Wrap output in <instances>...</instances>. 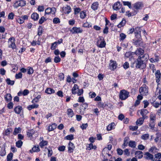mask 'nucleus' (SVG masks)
<instances>
[{
  "mask_svg": "<svg viewBox=\"0 0 161 161\" xmlns=\"http://www.w3.org/2000/svg\"><path fill=\"white\" fill-rule=\"evenodd\" d=\"M22 144L23 142L21 140H19L16 142V146L18 148L21 147Z\"/></svg>",
  "mask_w": 161,
  "mask_h": 161,
  "instance_id": "4c0bfd02",
  "label": "nucleus"
},
{
  "mask_svg": "<svg viewBox=\"0 0 161 161\" xmlns=\"http://www.w3.org/2000/svg\"><path fill=\"white\" fill-rule=\"evenodd\" d=\"M139 92L142 95H146L148 92V87L146 85H143L139 89Z\"/></svg>",
  "mask_w": 161,
  "mask_h": 161,
  "instance_id": "39448f33",
  "label": "nucleus"
},
{
  "mask_svg": "<svg viewBox=\"0 0 161 161\" xmlns=\"http://www.w3.org/2000/svg\"><path fill=\"white\" fill-rule=\"evenodd\" d=\"M140 41L138 40H133V43L136 47L139 46Z\"/></svg>",
  "mask_w": 161,
  "mask_h": 161,
  "instance_id": "13d9d810",
  "label": "nucleus"
},
{
  "mask_svg": "<svg viewBox=\"0 0 161 161\" xmlns=\"http://www.w3.org/2000/svg\"><path fill=\"white\" fill-rule=\"evenodd\" d=\"M144 53V50L141 48L137 49L135 52V54L139 56L142 55Z\"/></svg>",
  "mask_w": 161,
  "mask_h": 161,
  "instance_id": "f3484780",
  "label": "nucleus"
},
{
  "mask_svg": "<svg viewBox=\"0 0 161 161\" xmlns=\"http://www.w3.org/2000/svg\"><path fill=\"white\" fill-rule=\"evenodd\" d=\"M78 89V86L77 84H75L74 86L73 87L72 89V94H75L76 93L75 91L76 90Z\"/></svg>",
  "mask_w": 161,
  "mask_h": 161,
  "instance_id": "2f4dec72",
  "label": "nucleus"
},
{
  "mask_svg": "<svg viewBox=\"0 0 161 161\" xmlns=\"http://www.w3.org/2000/svg\"><path fill=\"white\" fill-rule=\"evenodd\" d=\"M7 83L8 85H13L14 83V81L11 80L10 79L7 78L6 80Z\"/></svg>",
  "mask_w": 161,
  "mask_h": 161,
  "instance_id": "e433bc0d",
  "label": "nucleus"
},
{
  "mask_svg": "<svg viewBox=\"0 0 161 161\" xmlns=\"http://www.w3.org/2000/svg\"><path fill=\"white\" fill-rule=\"evenodd\" d=\"M121 5L120 3L119 2H117L114 3L113 6V8L114 10H118L121 8Z\"/></svg>",
  "mask_w": 161,
  "mask_h": 161,
  "instance_id": "ddd939ff",
  "label": "nucleus"
},
{
  "mask_svg": "<svg viewBox=\"0 0 161 161\" xmlns=\"http://www.w3.org/2000/svg\"><path fill=\"white\" fill-rule=\"evenodd\" d=\"M8 43L9 44L8 47L14 49L16 48V46L15 44V39L13 37L10 38L8 40Z\"/></svg>",
  "mask_w": 161,
  "mask_h": 161,
  "instance_id": "20e7f679",
  "label": "nucleus"
},
{
  "mask_svg": "<svg viewBox=\"0 0 161 161\" xmlns=\"http://www.w3.org/2000/svg\"><path fill=\"white\" fill-rule=\"evenodd\" d=\"M72 34L81 33L83 32V30L80 27H74L70 31Z\"/></svg>",
  "mask_w": 161,
  "mask_h": 161,
  "instance_id": "0eeeda50",
  "label": "nucleus"
},
{
  "mask_svg": "<svg viewBox=\"0 0 161 161\" xmlns=\"http://www.w3.org/2000/svg\"><path fill=\"white\" fill-rule=\"evenodd\" d=\"M114 125V123H112L110 124L107 127V130H111L113 128V126Z\"/></svg>",
  "mask_w": 161,
  "mask_h": 161,
  "instance_id": "3c124183",
  "label": "nucleus"
},
{
  "mask_svg": "<svg viewBox=\"0 0 161 161\" xmlns=\"http://www.w3.org/2000/svg\"><path fill=\"white\" fill-rule=\"evenodd\" d=\"M64 139L69 140H72L74 139V135L72 134L67 135L64 137Z\"/></svg>",
  "mask_w": 161,
  "mask_h": 161,
  "instance_id": "72a5a7b5",
  "label": "nucleus"
},
{
  "mask_svg": "<svg viewBox=\"0 0 161 161\" xmlns=\"http://www.w3.org/2000/svg\"><path fill=\"white\" fill-rule=\"evenodd\" d=\"M4 98L5 100L7 102H8L11 101L12 99V97L10 94L8 93L4 96Z\"/></svg>",
  "mask_w": 161,
  "mask_h": 161,
  "instance_id": "412c9836",
  "label": "nucleus"
},
{
  "mask_svg": "<svg viewBox=\"0 0 161 161\" xmlns=\"http://www.w3.org/2000/svg\"><path fill=\"white\" fill-rule=\"evenodd\" d=\"M134 33L135 34L141 33V29L140 27H136L134 29Z\"/></svg>",
  "mask_w": 161,
  "mask_h": 161,
  "instance_id": "ea45409f",
  "label": "nucleus"
},
{
  "mask_svg": "<svg viewBox=\"0 0 161 161\" xmlns=\"http://www.w3.org/2000/svg\"><path fill=\"white\" fill-rule=\"evenodd\" d=\"M67 114L69 117H72L74 115V113L71 109L69 108L67 109Z\"/></svg>",
  "mask_w": 161,
  "mask_h": 161,
  "instance_id": "bb28decb",
  "label": "nucleus"
},
{
  "mask_svg": "<svg viewBox=\"0 0 161 161\" xmlns=\"http://www.w3.org/2000/svg\"><path fill=\"white\" fill-rule=\"evenodd\" d=\"M14 14L12 12H11L8 15V19H14Z\"/></svg>",
  "mask_w": 161,
  "mask_h": 161,
  "instance_id": "603ef678",
  "label": "nucleus"
},
{
  "mask_svg": "<svg viewBox=\"0 0 161 161\" xmlns=\"http://www.w3.org/2000/svg\"><path fill=\"white\" fill-rule=\"evenodd\" d=\"M135 154L136 155V157H137L138 158H142L143 156V153L141 151L136 152Z\"/></svg>",
  "mask_w": 161,
  "mask_h": 161,
  "instance_id": "4be33fe9",
  "label": "nucleus"
},
{
  "mask_svg": "<svg viewBox=\"0 0 161 161\" xmlns=\"http://www.w3.org/2000/svg\"><path fill=\"white\" fill-rule=\"evenodd\" d=\"M88 126V124L87 123H86L85 124H82L80 126V127L82 130L86 129V128Z\"/></svg>",
  "mask_w": 161,
  "mask_h": 161,
  "instance_id": "680f3d73",
  "label": "nucleus"
},
{
  "mask_svg": "<svg viewBox=\"0 0 161 161\" xmlns=\"http://www.w3.org/2000/svg\"><path fill=\"white\" fill-rule=\"evenodd\" d=\"M13 154L12 153H9L7 156V160L8 161H11L13 158Z\"/></svg>",
  "mask_w": 161,
  "mask_h": 161,
  "instance_id": "c03bdc74",
  "label": "nucleus"
},
{
  "mask_svg": "<svg viewBox=\"0 0 161 161\" xmlns=\"http://www.w3.org/2000/svg\"><path fill=\"white\" fill-rule=\"evenodd\" d=\"M56 11V10L55 8H48L45 10V15L49 14H55Z\"/></svg>",
  "mask_w": 161,
  "mask_h": 161,
  "instance_id": "6e6552de",
  "label": "nucleus"
},
{
  "mask_svg": "<svg viewBox=\"0 0 161 161\" xmlns=\"http://www.w3.org/2000/svg\"><path fill=\"white\" fill-rule=\"evenodd\" d=\"M130 93L125 89H123L120 91L119 97L121 100H124L127 99L130 97Z\"/></svg>",
  "mask_w": 161,
  "mask_h": 161,
  "instance_id": "f03ea898",
  "label": "nucleus"
},
{
  "mask_svg": "<svg viewBox=\"0 0 161 161\" xmlns=\"http://www.w3.org/2000/svg\"><path fill=\"white\" fill-rule=\"evenodd\" d=\"M143 6V4L141 2H137L134 4V7L135 9H140Z\"/></svg>",
  "mask_w": 161,
  "mask_h": 161,
  "instance_id": "dca6fc26",
  "label": "nucleus"
},
{
  "mask_svg": "<svg viewBox=\"0 0 161 161\" xmlns=\"http://www.w3.org/2000/svg\"><path fill=\"white\" fill-rule=\"evenodd\" d=\"M148 111L146 109H142L140 111V113L142 117L144 118H146L147 117L146 116L147 113H148Z\"/></svg>",
  "mask_w": 161,
  "mask_h": 161,
  "instance_id": "2eb2a0df",
  "label": "nucleus"
},
{
  "mask_svg": "<svg viewBox=\"0 0 161 161\" xmlns=\"http://www.w3.org/2000/svg\"><path fill=\"white\" fill-rule=\"evenodd\" d=\"M156 120V114L154 113L151 112L150 113V123L149 125L152 129L154 128Z\"/></svg>",
  "mask_w": 161,
  "mask_h": 161,
  "instance_id": "7ed1b4c3",
  "label": "nucleus"
},
{
  "mask_svg": "<svg viewBox=\"0 0 161 161\" xmlns=\"http://www.w3.org/2000/svg\"><path fill=\"white\" fill-rule=\"evenodd\" d=\"M48 142L46 141H41L39 144V146L41 148H43L44 146H46L47 145Z\"/></svg>",
  "mask_w": 161,
  "mask_h": 161,
  "instance_id": "c85d7f7f",
  "label": "nucleus"
},
{
  "mask_svg": "<svg viewBox=\"0 0 161 161\" xmlns=\"http://www.w3.org/2000/svg\"><path fill=\"white\" fill-rule=\"evenodd\" d=\"M17 21L19 24H22L24 22V20L21 17H20L19 19L17 20Z\"/></svg>",
  "mask_w": 161,
  "mask_h": 161,
  "instance_id": "e2e57ef3",
  "label": "nucleus"
},
{
  "mask_svg": "<svg viewBox=\"0 0 161 161\" xmlns=\"http://www.w3.org/2000/svg\"><path fill=\"white\" fill-rule=\"evenodd\" d=\"M26 4V2L24 0H20L16 1L14 3L13 6L15 8H17L19 7H23Z\"/></svg>",
  "mask_w": 161,
  "mask_h": 161,
  "instance_id": "423d86ee",
  "label": "nucleus"
},
{
  "mask_svg": "<svg viewBox=\"0 0 161 161\" xmlns=\"http://www.w3.org/2000/svg\"><path fill=\"white\" fill-rule=\"evenodd\" d=\"M129 146L131 147H135L136 146L135 142L132 141H130L129 143Z\"/></svg>",
  "mask_w": 161,
  "mask_h": 161,
  "instance_id": "c9c22d12",
  "label": "nucleus"
},
{
  "mask_svg": "<svg viewBox=\"0 0 161 161\" xmlns=\"http://www.w3.org/2000/svg\"><path fill=\"white\" fill-rule=\"evenodd\" d=\"M126 24V20L124 19L118 25L117 27L119 28H121L122 27L124 26Z\"/></svg>",
  "mask_w": 161,
  "mask_h": 161,
  "instance_id": "c756f323",
  "label": "nucleus"
},
{
  "mask_svg": "<svg viewBox=\"0 0 161 161\" xmlns=\"http://www.w3.org/2000/svg\"><path fill=\"white\" fill-rule=\"evenodd\" d=\"M58 44L56 42H54L51 44V50H54L57 47Z\"/></svg>",
  "mask_w": 161,
  "mask_h": 161,
  "instance_id": "a19ab883",
  "label": "nucleus"
},
{
  "mask_svg": "<svg viewBox=\"0 0 161 161\" xmlns=\"http://www.w3.org/2000/svg\"><path fill=\"white\" fill-rule=\"evenodd\" d=\"M11 129L10 128L7 129L5 131V135L6 136L9 135L11 131Z\"/></svg>",
  "mask_w": 161,
  "mask_h": 161,
  "instance_id": "69168bd1",
  "label": "nucleus"
},
{
  "mask_svg": "<svg viewBox=\"0 0 161 161\" xmlns=\"http://www.w3.org/2000/svg\"><path fill=\"white\" fill-rule=\"evenodd\" d=\"M38 105L33 104L31 105H29L28 107V108L29 110H31L32 108H36L38 107Z\"/></svg>",
  "mask_w": 161,
  "mask_h": 161,
  "instance_id": "f704fd0d",
  "label": "nucleus"
},
{
  "mask_svg": "<svg viewBox=\"0 0 161 161\" xmlns=\"http://www.w3.org/2000/svg\"><path fill=\"white\" fill-rule=\"evenodd\" d=\"M56 125L55 124H53L50 125L48 127V131H53L56 128Z\"/></svg>",
  "mask_w": 161,
  "mask_h": 161,
  "instance_id": "473e14b6",
  "label": "nucleus"
},
{
  "mask_svg": "<svg viewBox=\"0 0 161 161\" xmlns=\"http://www.w3.org/2000/svg\"><path fill=\"white\" fill-rule=\"evenodd\" d=\"M145 119V118H144L143 117L142 118H140L136 121V125H142Z\"/></svg>",
  "mask_w": 161,
  "mask_h": 161,
  "instance_id": "6ab92c4d",
  "label": "nucleus"
},
{
  "mask_svg": "<svg viewBox=\"0 0 161 161\" xmlns=\"http://www.w3.org/2000/svg\"><path fill=\"white\" fill-rule=\"evenodd\" d=\"M54 92L55 91L53 89L50 88H47L45 90V92L48 94H51L52 93H54Z\"/></svg>",
  "mask_w": 161,
  "mask_h": 161,
  "instance_id": "b1692460",
  "label": "nucleus"
},
{
  "mask_svg": "<svg viewBox=\"0 0 161 161\" xmlns=\"http://www.w3.org/2000/svg\"><path fill=\"white\" fill-rule=\"evenodd\" d=\"M136 65V67L137 68L143 69L146 66L145 62H144L141 59L140 56H139L137 58L136 61L135 62Z\"/></svg>",
  "mask_w": 161,
  "mask_h": 161,
  "instance_id": "f257e3e1",
  "label": "nucleus"
},
{
  "mask_svg": "<svg viewBox=\"0 0 161 161\" xmlns=\"http://www.w3.org/2000/svg\"><path fill=\"white\" fill-rule=\"evenodd\" d=\"M53 21L54 24H58L60 22V20L58 18H54Z\"/></svg>",
  "mask_w": 161,
  "mask_h": 161,
  "instance_id": "bf43d9fd",
  "label": "nucleus"
},
{
  "mask_svg": "<svg viewBox=\"0 0 161 161\" xmlns=\"http://www.w3.org/2000/svg\"><path fill=\"white\" fill-rule=\"evenodd\" d=\"M156 81L158 83L160 82L161 79V73L159 70H157L155 73Z\"/></svg>",
  "mask_w": 161,
  "mask_h": 161,
  "instance_id": "9b49d317",
  "label": "nucleus"
},
{
  "mask_svg": "<svg viewBox=\"0 0 161 161\" xmlns=\"http://www.w3.org/2000/svg\"><path fill=\"white\" fill-rule=\"evenodd\" d=\"M126 35L124 33H121L120 34V40H124L126 37Z\"/></svg>",
  "mask_w": 161,
  "mask_h": 161,
  "instance_id": "8fccbe9b",
  "label": "nucleus"
},
{
  "mask_svg": "<svg viewBox=\"0 0 161 161\" xmlns=\"http://www.w3.org/2000/svg\"><path fill=\"white\" fill-rule=\"evenodd\" d=\"M84 27L89 28L92 27V25L91 23H89L87 22L84 23L82 25Z\"/></svg>",
  "mask_w": 161,
  "mask_h": 161,
  "instance_id": "49530a36",
  "label": "nucleus"
},
{
  "mask_svg": "<svg viewBox=\"0 0 161 161\" xmlns=\"http://www.w3.org/2000/svg\"><path fill=\"white\" fill-rule=\"evenodd\" d=\"M14 111L18 114H19L23 112L22 108L20 106H18L15 107L14 109Z\"/></svg>",
  "mask_w": 161,
  "mask_h": 161,
  "instance_id": "f8f14e48",
  "label": "nucleus"
},
{
  "mask_svg": "<svg viewBox=\"0 0 161 161\" xmlns=\"http://www.w3.org/2000/svg\"><path fill=\"white\" fill-rule=\"evenodd\" d=\"M145 155L146 156L145 158L147 159H151L153 161H154V159H153V155L150 153L148 152H146Z\"/></svg>",
  "mask_w": 161,
  "mask_h": 161,
  "instance_id": "4468645a",
  "label": "nucleus"
},
{
  "mask_svg": "<svg viewBox=\"0 0 161 161\" xmlns=\"http://www.w3.org/2000/svg\"><path fill=\"white\" fill-rule=\"evenodd\" d=\"M65 147L64 146H62L59 147L58 149L60 151H64L65 150Z\"/></svg>",
  "mask_w": 161,
  "mask_h": 161,
  "instance_id": "0e129e2a",
  "label": "nucleus"
},
{
  "mask_svg": "<svg viewBox=\"0 0 161 161\" xmlns=\"http://www.w3.org/2000/svg\"><path fill=\"white\" fill-rule=\"evenodd\" d=\"M61 58L58 56L55 57L54 59V61L56 63H58L60 61Z\"/></svg>",
  "mask_w": 161,
  "mask_h": 161,
  "instance_id": "09e8293b",
  "label": "nucleus"
},
{
  "mask_svg": "<svg viewBox=\"0 0 161 161\" xmlns=\"http://www.w3.org/2000/svg\"><path fill=\"white\" fill-rule=\"evenodd\" d=\"M99 4L97 2L93 3L92 5L91 8L94 10H97L99 7Z\"/></svg>",
  "mask_w": 161,
  "mask_h": 161,
  "instance_id": "a211bd4d",
  "label": "nucleus"
},
{
  "mask_svg": "<svg viewBox=\"0 0 161 161\" xmlns=\"http://www.w3.org/2000/svg\"><path fill=\"white\" fill-rule=\"evenodd\" d=\"M141 59L144 62L146 61L149 59V55L147 54H145L142 57H141Z\"/></svg>",
  "mask_w": 161,
  "mask_h": 161,
  "instance_id": "cd10ccee",
  "label": "nucleus"
},
{
  "mask_svg": "<svg viewBox=\"0 0 161 161\" xmlns=\"http://www.w3.org/2000/svg\"><path fill=\"white\" fill-rule=\"evenodd\" d=\"M75 148L74 144L69 142L68 144V152L69 153H73Z\"/></svg>",
  "mask_w": 161,
  "mask_h": 161,
  "instance_id": "1a4fd4ad",
  "label": "nucleus"
},
{
  "mask_svg": "<svg viewBox=\"0 0 161 161\" xmlns=\"http://www.w3.org/2000/svg\"><path fill=\"white\" fill-rule=\"evenodd\" d=\"M106 43L105 41H102L101 42L100 44L98 46L99 47H104L106 45Z\"/></svg>",
  "mask_w": 161,
  "mask_h": 161,
  "instance_id": "4d7b16f0",
  "label": "nucleus"
},
{
  "mask_svg": "<svg viewBox=\"0 0 161 161\" xmlns=\"http://www.w3.org/2000/svg\"><path fill=\"white\" fill-rule=\"evenodd\" d=\"M22 74L21 72H19L18 74H16L15 75V78L16 79L21 78L22 77Z\"/></svg>",
  "mask_w": 161,
  "mask_h": 161,
  "instance_id": "864d4df0",
  "label": "nucleus"
},
{
  "mask_svg": "<svg viewBox=\"0 0 161 161\" xmlns=\"http://www.w3.org/2000/svg\"><path fill=\"white\" fill-rule=\"evenodd\" d=\"M135 34V37L137 39L136 40H138L140 41L141 40V33L139 34Z\"/></svg>",
  "mask_w": 161,
  "mask_h": 161,
  "instance_id": "5fc2aeb1",
  "label": "nucleus"
},
{
  "mask_svg": "<svg viewBox=\"0 0 161 161\" xmlns=\"http://www.w3.org/2000/svg\"><path fill=\"white\" fill-rule=\"evenodd\" d=\"M110 69L112 70H114L117 67L116 62L115 61H113L112 60H110Z\"/></svg>",
  "mask_w": 161,
  "mask_h": 161,
  "instance_id": "9d476101",
  "label": "nucleus"
},
{
  "mask_svg": "<svg viewBox=\"0 0 161 161\" xmlns=\"http://www.w3.org/2000/svg\"><path fill=\"white\" fill-rule=\"evenodd\" d=\"M123 3L124 5L127 6L130 8H131V3L130 2L128 1H123Z\"/></svg>",
  "mask_w": 161,
  "mask_h": 161,
  "instance_id": "a18cd8bd",
  "label": "nucleus"
},
{
  "mask_svg": "<svg viewBox=\"0 0 161 161\" xmlns=\"http://www.w3.org/2000/svg\"><path fill=\"white\" fill-rule=\"evenodd\" d=\"M64 13L67 14H69L71 10V7L69 6H67L66 7H65L64 8Z\"/></svg>",
  "mask_w": 161,
  "mask_h": 161,
  "instance_id": "a878e982",
  "label": "nucleus"
},
{
  "mask_svg": "<svg viewBox=\"0 0 161 161\" xmlns=\"http://www.w3.org/2000/svg\"><path fill=\"white\" fill-rule=\"evenodd\" d=\"M86 147V150H90L92 149H95L96 148V146H93V144L92 143L88 144Z\"/></svg>",
  "mask_w": 161,
  "mask_h": 161,
  "instance_id": "7c9ffc66",
  "label": "nucleus"
},
{
  "mask_svg": "<svg viewBox=\"0 0 161 161\" xmlns=\"http://www.w3.org/2000/svg\"><path fill=\"white\" fill-rule=\"evenodd\" d=\"M98 105L99 107L104 108L105 107V105L101 102H99L98 103Z\"/></svg>",
  "mask_w": 161,
  "mask_h": 161,
  "instance_id": "338daca9",
  "label": "nucleus"
},
{
  "mask_svg": "<svg viewBox=\"0 0 161 161\" xmlns=\"http://www.w3.org/2000/svg\"><path fill=\"white\" fill-rule=\"evenodd\" d=\"M86 16V12L84 11H82L80 13V17L81 19L85 18Z\"/></svg>",
  "mask_w": 161,
  "mask_h": 161,
  "instance_id": "37998d69",
  "label": "nucleus"
},
{
  "mask_svg": "<svg viewBox=\"0 0 161 161\" xmlns=\"http://www.w3.org/2000/svg\"><path fill=\"white\" fill-rule=\"evenodd\" d=\"M149 137V135L148 134H145L142 135L141 137V138L144 140H147Z\"/></svg>",
  "mask_w": 161,
  "mask_h": 161,
  "instance_id": "79ce46f5",
  "label": "nucleus"
},
{
  "mask_svg": "<svg viewBox=\"0 0 161 161\" xmlns=\"http://www.w3.org/2000/svg\"><path fill=\"white\" fill-rule=\"evenodd\" d=\"M46 20V19H45L44 17L42 16L41 17V19H40L39 20V23L40 24H42Z\"/></svg>",
  "mask_w": 161,
  "mask_h": 161,
  "instance_id": "6e6d98bb",
  "label": "nucleus"
},
{
  "mask_svg": "<svg viewBox=\"0 0 161 161\" xmlns=\"http://www.w3.org/2000/svg\"><path fill=\"white\" fill-rule=\"evenodd\" d=\"M155 158L158 159H160L161 158V154L160 153H158L155 155Z\"/></svg>",
  "mask_w": 161,
  "mask_h": 161,
  "instance_id": "774afa93",
  "label": "nucleus"
},
{
  "mask_svg": "<svg viewBox=\"0 0 161 161\" xmlns=\"http://www.w3.org/2000/svg\"><path fill=\"white\" fill-rule=\"evenodd\" d=\"M40 151V148L38 145L35 146L31 150H30L31 153H32L33 152H38Z\"/></svg>",
  "mask_w": 161,
  "mask_h": 161,
  "instance_id": "aec40b11",
  "label": "nucleus"
},
{
  "mask_svg": "<svg viewBox=\"0 0 161 161\" xmlns=\"http://www.w3.org/2000/svg\"><path fill=\"white\" fill-rule=\"evenodd\" d=\"M21 131V129L20 128V127H16L14 129V131L13 132V134L14 135H16L18 133H20Z\"/></svg>",
  "mask_w": 161,
  "mask_h": 161,
  "instance_id": "393cba45",
  "label": "nucleus"
},
{
  "mask_svg": "<svg viewBox=\"0 0 161 161\" xmlns=\"http://www.w3.org/2000/svg\"><path fill=\"white\" fill-rule=\"evenodd\" d=\"M34 70L32 68L30 67L28 70L27 74L29 75H31L33 73Z\"/></svg>",
  "mask_w": 161,
  "mask_h": 161,
  "instance_id": "052dcab7",
  "label": "nucleus"
},
{
  "mask_svg": "<svg viewBox=\"0 0 161 161\" xmlns=\"http://www.w3.org/2000/svg\"><path fill=\"white\" fill-rule=\"evenodd\" d=\"M31 18L34 20H37L38 19L39 15L36 13H33L31 15Z\"/></svg>",
  "mask_w": 161,
  "mask_h": 161,
  "instance_id": "5701e85b",
  "label": "nucleus"
},
{
  "mask_svg": "<svg viewBox=\"0 0 161 161\" xmlns=\"http://www.w3.org/2000/svg\"><path fill=\"white\" fill-rule=\"evenodd\" d=\"M6 153L5 148H2L0 151V155L1 156H3L5 155Z\"/></svg>",
  "mask_w": 161,
  "mask_h": 161,
  "instance_id": "58836bf2",
  "label": "nucleus"
},
{
  "mask_svg": "<svg viewBox=\"0 0 161 161\" xmlns=\"http://www.w3.org/2000/svg\"><path fill=\"white\" fill-rule=\"evenodd\" d=\"M75 6L74 8V14H76L80 11L81 9L79 8H75Z\"/></svg>",
  "mask_w": 161,
  "mask_h": 161,
  "instance_id": "de8ad7c7",
  "label": "nucleus"
}]
</instances>
